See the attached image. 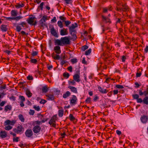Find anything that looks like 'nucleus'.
Here are the masks:
<instances>
[{
	"label": "nucleus",
	"mask_w": 148,
	"mask_h": 148,
	"mask_svg": "<svg viewBox=\"0 0 148 148\" xmlns=\"http://www.w3.org/2000/svg\"><path fill=\"white\" fill-rule=\"evenodd\" d=\"M48 19L47 16H43L42 18L39 21V26L41 27H43L44 26H47V25L45 23L46 21Z\"/></svg>",
	"instance_id": "obj_1"
},
{
	"label": "nucleus",
	"mask_w": 148,
	"mask_h": 148,
	"mask_svg": "<svg viewBox=\"0 0 148 148\" xmlns=\"http://www.w3.org/2000/svg\"><path fill=\"white\" fill-rule=\"evenodd\" d=\"M24 128L21 125H19L17 126L16 128H14L13 129V131L17 134H22L24 131Z\"/></svg>",
	"instance_id": "obj_2"
},
{
	"label": "nucleus",
	"mask_w": 148,
	"mask_h": 148,
	"mask_svg": "<svg viewBox=\"0 0 148 148\" xmlns=\"http://www.w3.org/2000/svg\"><path fill=\"white\" fill-rule=\"evenodd\" d=\"M62 46L68 45L70 44V39L68 36H65L61 38Z\"/></svg>",
	"instance_id": "obj_3"
},
{
	"label": "nucleus",
	"mask_w": 148,
	"mask_h": 148,
	"mask_svg": "<svg viewBox=\"0 0 148 148\" xmlns=\"http://www.w3.org/2000/svg\"><path fill=\"white\" fill-rule=\"evenodd\" d=\"M121 6V7H116V10L117 11L119 12H121V11L126 12L129 11V8L127 5L122 4Z\"/></svg>",
	"instance_id": "obj_4"
},
{
	"label": "nucleus",
	"mask_w": 148,
	"mask_h": 148,
	"mask_svg": "<svg viewBox=\"0 0 148 148\" xmlns=\"http://www.w3.org/2000/svg\"><path fill=\"white\" fill-rule=\"evenodd\" d=\"M57 115H55L53 116L49 122V123L53 127H56V126L55 123H56V121L57 119Z\"/></svg>",
	"instance_id": "obj_5"
},
{
	"label": "nucleus",
	"mask_w": 148,
	"mask_h": 148,
	"mask_svg": "<svg viewBox=\"0 0 148 148\" xmlns=\"http://www.w3.org/2000/svg\"><path fill=\"white\" fill-rule=\"evenodd\" d=\"M143 88H140L139 90V95L142 96L144 95L145 97L148 96V88H146L145 90L143 92Z\"/></svg>",
	"instance_id": "obj_6"
},
{
	"label": "nucleus",
	"mask_w": 148,
	"mask_h": 148,
	"mask_svg": "<svg viewBox=\"0 0 148 148\" xmlns=\"http://www.w3.org/2000/svg\"><path fill=\"white\" fill-rule=\"evenodd\" d=\"M26 136L28 138L31 137L33 135V132L31 129H27L25 133Z\"/></svg>",
	"instance_id": "obj_7"
},
{
	"label": "nucleus",
	"mask_w": 148,
	"mask_h": 148,
	"mask_svg": "<svg viewBox=\"0 0 148 148\" xmlns=\"http://www.w3.org/2000/svg\"><path fill=\"white\" fill-rule=\"evenodd\" d=\"M140 119L142 123H145L148 121V116L144 114L143 115L141 116Z\"/></svg>",
	"instance_id": "obj_8"
},
{
	"label": "nucleus",
	"mask_w": 148,
	"mask_h": 148,
	"mask_svg": "<svg viewBox=\"0 0 148 148\" xmlns=\"http://www.w3.org/2000/svg\"><path fill=\"white\" fill-rule=\"evenodd\" d=\"M41 129V127L39 125H37L33 127V131L34 133L38 134L40 132Z\"/></svg>",
	"instance_id": "obj_9"
},
{
	"label": "nucleus",
	"mask_w": 148,
	"mask_h": 148,
	"mask_svg": "<svg viewBox=\"0 0 148 148\" xmlns=\"http://www.w3.org/2000/svg\"><path fill=\"white\" fill-rule=\"evenodd\" d=\"M132 96L134 99H137V102L138 103H141L142 99L139 98V95L137 94H135L133 95Z\"/></svg>",
	"instance_id": "obj_10"
},
{
	"label": "nucleus",
	"mask_w": 148,
	"mask_h": 148,
	"mask_svg": "<svg viewBox=\"0 0 148 148\" xmlns=\"http://www.w3.org/2000/svg\"><path fill=\"white\" fill-rule=\"evenodd\" d=\"M70 34L71 35L72 37V39L74 40L76 39L77 38L76 36L77 32L76 30H73L71 31H69Z\"/></svg>",
	"instance_id": "obj_11"
},
{
	"label": "nucleus",
	"mask_w": 148,
	"mask_h": 148,
	"mask_svg": "<svg viewBox=\"0 0 148 148\" xmlns=\"http://www.w3.org/2000/svg\"><path fill=\"white\" fill-rule=\"evenodd\" d=\"M50 32L51 34L54 37L57 38L58 37V35L53 27L51 29Z\"/></svg>",
	"instance_id": "obj_12"
},
{
	"label": "nucleus",
	"mask_w": 148,
	"mask_h": 148,
	"mask_svg": "<svg viewBox=\"0 0 148 148\" xmlns=\"http://www.w3.org/2000/svg\"><path fill=\"white\" fill-rule=\"evenodd\" d=\"M77 98L75 95H73L71 99L70 100V103L73 105L76 104Z\"/></svg>",
	"instance_id": "obj_13"
},
{
	"label": "nucleus",
	"mask_w": 148,
	"mask_h": 148,
	"mask_svg": "<svg viewBox=\"0 0 148 148\" xmlns=\"http://www.w3.org/2000/svg\"><path fill=\"white\" fill-rule=\"evenodd\" d=\"M60 33L61 36L67 35L68 34L67 29L63 28L60 30Z\"/></svg>",
	"instance_id": "obj_14"
},
{
	"label": "nucleus",
	"mask_w": 148,
	"mask_h": 148,
	"mask_svg": "<svg viewBox=\"0 0 148 148\" xmlns=\"http://www.w3.org/2000/svg\"><path fill=\"white\" fill-rule=\"evenodd\" d=\"M36 18L35 17H29L27 20V21L28 23L32 25L34 22V20Z\"/></svg>",
	"instance_id": "obj_15"
},
{
	"label": "nucleus",
	"mask_w": 148,
	"mask_h": 148,
	"mask_svg": "<svg viewBox=\"0 0 148 148\" xmlns=\"http://www.w3.org/2000/svg\"><path fill=\"white\" fill-rule=\"evenodd\" d=\"M7 136V132L5 131L1 130L0 132V137L1 138H5Z\"/></svg>",
	"instance_id": "obj_16"
},
{
	"label": "nucleus",
	"mask_w": 148,
	"mask_h": 148,
	"mask_svg": "<svg viewBox=\"0 0 148 148\" xmlns=\"http://www.w3.org/2000/svg\"><path fill=\"white\" fill-rule=\"evenodd\" d=\"M73 79L77 82L80 81V75L78 74H75L73 76Z\"/></svg>",
	"instance_id": "obj_17"
},
{
	"label": "nucleus",
	"mask_w": 148,
	"mask_h": 148,
	"mask_svg": "<svg viewBox=\"0 0 148 148\" xmlns=\"http://www.w3.org/2000/svg\"><path fill=\"white\" fill-rule=\"evenodd\" d=\"M45 96L47 97V99L49 100L53 101L55 97L53 94L46 95Z\"/></svg>",
	"instance_id": "obj_18"
},
{
	"label": "nucleus",
	"mask_w": 148,
	"mask_h": 148,
	"mask_svg": "<svg viewBox=\"0 0 148 148\" xmlns=\"http://www.w3.org/2000/svg\"><path fill=\"white\" fill-rule=\"evenodd\" d=\"M54 50L57 54H60L61 53L60 47L59 46H56L54 47Z\"/></svg>",
	"instance_id": "obj_19"
},
{
	"label": "nucleus",
	"mask_w": 148,
	"mask_h": 148,
	"mask_svg": "<svg viewBox=\"0 0 148 148\" xmlns=\"http://www.w3.org/2000/svg\"><path fill=\"white\" fill-rule=\"evenodd\" d=\"M98 89L99 92L102 94H106L108 92V90L107 89H103L101 87L98 86Z\"/></svg>",
	"instance_id": "obj_20"
},
{
	"label": "nucleus",
	"mask_w": 148,
	"mask_h": 148,
	"mask_svg": "<svg viewBox=\"0 0 148 148\" xmlns=\"http://www.w3.org/2000/svg\"><path fill=\"white\" fill-rule=\"evenodd\" d=\"M101 16L103 21L105 22L106 23H111V21H110V18L108 17H105L103 15H102Z\"/></svg>",
	"instance_id": "obj_21"
},
{
	"label": "nucleus",
	"mask_w": 148,
	"mask_h": 148,
	"mask_svg": "<svg viewBox=\"0 0 148 148\" xmlns=\"http://www.w3.org/2000/svg\"><path fill=\"white\" fill-rule=\"evenodd\" d=\"M49 90V88L46 85L43 86L42 89V93H46Z\"/></svg>",
	"instance_id": "obj_22"
},
{
	"label": "nucleus",
	"mask_w": 148,
	"mask_h": 148,
	"mask_svg": "<svg viewBox=\"0 0 148 148\" xmlns=\"http://www.w3.org/2000/svg\"><path fill=\"white\" fill-rule=\"evenodd\" d=\"M68 88L71 90V92L75 93H77V89L76 88L72 86H69Z\"/></svg>",
	"instance_id": "obj_23"
},
{
	"label": "nucleus",
	"mask_w": 148,
	"mask_h": 148,
	"mask_svg": "<svg viewBox=\"0 0 148 148\" xmlns=\"http://www.w3.org/2000/svg\"><path fill=\"white\" fill-rule=\"evenodd\" d=\"M1 29L3 32H6L7 31V26L5 25H1Z\"/></svg>",
	"instance_id": "obj_24"
},
{
	"label": "nucleus",
	"mask_w": 148,
	"mask_h": 148,
	"mask_svg": "<svg viewBox=\"0 0 148 148\" xmlns=\"http://www.w3.org/2000/svg\"><path fill=\"white\" fill-rule=\"evenodd\" d=\"M55 45H58L60 46H62V43L61 38L60 40L59 39H56L54 40Z\"/></svg>",
	"instance_id": "obj_25"
},
{
	"label": "nucleus",
	"mask_w": 148,
	"mask_h": 148,
	"mask_svg": "<svg viewBox=\"0 0 148 148\" xmlns=\"http://www.w3.org/2000/svg\"><path fill=\"white\" fill-rule=\"evenodd\" d=\"M77 27V23H75V24H72L71 26L69 27V31L75 30V29Z\"/></svg>",
	"instance_id": "obj_26"
},
{
	"label": "nucleus",
	"mask_w": 148,
	"mask_h": 148,
	"mask_svg": "<svg viewBox=\"0 0 148 148\" xmlns=\"http://www.w3.org/2000/svg\"><path fill=\"white\" fill-rule=\"evenodd\" d=\"M142 102H143L144 104L148 105V96L145 97L143 100L142 99Z\"/></svg>",
	"instance_id": "obj_27"
},
{
	"label": "nucleus",
	"mask_w": 148,
	"mask_h": 148,
	"mask_svg": "<svg viewBox=\"0 0 148 148\" xmlns=\"http://www.w3.org/2000/svg\"><path fill=\"white\" fill-rule=\"evenodd\" d=\"M49 119V118H46L45 120H42V121H35V123H36V124L38 125H40L41 123H44L45 121H47Z\"/></svg>",
	"instance_id": "obj_28"
},
{
	"label": "nucleus",
	"mask_w": 148,
	"mask_h": 148,
	"mask_svg": "<svg viewBox=\"0 0 148 148\" xmlns=\"http://www.w3.org/2000/svg\"><path fill=\"white\" fill-rule=\"evenodd\" d=\"M12 107L11 106L8 105L6 106L5 107L4 110L6 112L8 110H12Z\"/></svg>",
	"instance_id": "obj_29"
},
{
	"label": "nucleus",
	"mask_w": 148,
	"mask_h": 148,
	"mask_svg": "<svg viewBox=\"0 0 148 148\" xmlns=\"http://www.w3.org/2000/svg\"><path fill=\"white\" fill-rule=\"evenodd\" d=\"M26 94L28 97H30L32 96V94L28 89H27L26 90Z\"/></svg>",
	"instance_id": "obj_30"
},
{
	"label": "nucleus",
	"mask_w": 148,
	"mask_h": 148,
	"mask_svg": "<svg viewBox=\"0 0 148 148\" xmlns=\"http://www.w3.org/2000/svg\"><path fill=\"white\" fill-rule=\"evenodd\" d=\"M11 15L13 16H16L17 15V11L12 10L11 11Z\"/></svg>",
	"instance_id": "obj_31"
},
{
	"label": "nucleus",
	"mask_w": 148,
	"mask_h": 148,
	"mask_svg": "<svg viewBox=\"0 0 148 148\" xmlns=\"http://www.w3.org/2000/svg\"><path fill=\"white\" fill-rule=\"evenodd\" d=\"M71 93L69 91H67L66 93L64 94L63 95V97L64 98H66L67 97L70 95Z\"/></svg>",
	"instance_id": "obj_32"
},
{
	"label": "nucleus",
	"mask_w": 148,
	"mask_h": 148,
	"mask_svg": "<svg viewBox=\"0 0 148 148\" xmlns=\"http://www.w3.org/2000/svg\"><path fill=\"white\" fill-rule=\"evenodd\" d=\"M63 113L64 110L62 109L58 111V115L60 117H62L63 116Z\"/></svg>",
	"instance_id": "obj_33"
},
{
	"label": "nucleus",
	"mask_w": 148,
	"mask_h": 148,
	"mask_svg": "<svg viewBox=\"0 0 148 148\" xmlns=\"http://www.w3.org/2000/svg\"><path fill=\"white\" fill-rule=\"evenodd\" d=\"M24 6V5L23 3H22L21 4L19 3H17L16 5H15V7L17 8H19L23 7Z\"/></svg>",
	"instance_id": "obj_34"
},
{
	"label": "nucleus",
	"mask_w": 148,
	"mask_h": 148,
	"mask_svg": "<svg viewBox=\"0 0 148 148\" xmlns=\"http://www.w3.org/2000/svg\"><path fill=\"white\" fill-rule=\"evenodd\" d=\"M18 118L19 119L21 120V121L23 122H24L25 121V119L24 118L23 115L21 114H20L18 116Z\"/></svg>",
	"instance_id": "obj_35"
},
{
	"label": "nucleus",
	"mask_w": 148,
	"mask_h": 148,
	"mask_svg": "<svg viewBox=\"0 0 148 148\" xmlns=\"http://www.w3.org/2000/svg\"><path fill=\"white\" fill-rule=\"evenodd\" d=\"M32 58H33L32 56L31 58V60L30 61V62L31 63H33L34 64H37L38 62V61L37 60L35 59H32Z\"/></svg>",
	"instance_id": "obj_36"
},
{
	"label": "nucleus",
	"mask_w": 148,
	"mask_h": 148,
	"mask_svg": "<svg viewBox=\"0 0 148 148\" xmlns=\"http://www.w3.org/2000/svg\"><path fill=\"white\" fill-rule=\"evenodd\" d=\"M19 99H20V102H24L25 101V98L23 96L20 95L19 96Z\"/></svg>",
	"instance_id": "obj_37"
},
{
	"label": "nucleus",
	"mask_w": 148,
	"mask_h": 148,
	"mask_svg": "<svg viewBox=\"0 0 148 148\" xmlns=\"http://www.w3.org/2000/svg\"><path fill=\"white\" fill-rule=\"evenodd\" d=\"M88 48V46L86 45H84L82 47L81 50L83 51H84Z\"/></svg>",
	"instance_id": "obj_38"
},
{
	"label": "nucleus",
	"mask_w": 148,
	"mask_h": 148,
	"mask_svg": "<svg viewBox=\"0 0 148 148\" xmlns=\"http://www.w3.org/2000/svg\"><path fill=\"white\" fill-rule=\"evenodd\" d=\"M69 117L70 120L71 121H74L75 120V118L72 114H70Z\"/></svg>",
	"instance_id": "obj_39"
},
{
	"label": "nucleus",
	"mask_w": 148,
	"mask_h": 148,
	"mask_svg": "<svg viewBox=\"0 0 148 148\" xmlns=\"http://www.w3.org/2000/svg\"><path fill=\"white\" fill-rule=\"evenodd\" d=\"M58 26L60 28H62L63 27V24L61 21H58Z\"/></svg>",
	"instance_id": "obj_40"
},
{
	"label": "nucleus",
	"mask_w": 148,
	"mask_h": 148,
	"mask_svg": "<svg viewBox=\"0 0 148 148\" xmlns=\"http://www.w3.org/2000/svg\"><path fill=\"white\" fill-rule=\"evenodd\" d=\"M91 52V49L90 48L88 49V50H86L85 52V54L86 55H89Z\"/></svg>",
	"instance_id": "obj_41"
},
{
	"label": "nucleus",
	"mask_w": 148,
	"mask_h": 148,
	"mask_svg": "<svg viewBox=\"0 0 148 148\" xmlns=\"http://www.w3.org/2000/svg\"><path fill=\"white\" fill-rule=\"evenodd\" d=\"M63 76L64 77H66L67 78H68L69 77V73H68L66 72H65L63 74Z\"/></svg>",
	"instance_id": "obj_42"
},
{
	"label": "nucleus",
	"mask_w": 148,
	"mask_h": 148,
	"mask_svg": "<svg viewBox=\"0 0 148 148\" xmlns=\"http://www.w3.org/2000/svg\"><path fill=\"white\" fill-rule=\"evenodd\" d=\"M22 18V17L21 16H18L16 17H13V20H16V21H18L20 19Z\"/></svg>",
	"instance_id": "obj_43"
},
{
	"label": "nucleus",
	"mask_w": 148,
	"mask_h": 148,
	"mask_svg": "<svg viewBox=\"0 0 148 148\" xmlns=\"http://www.w3.org/2000/svg\"><path fill=\"white\" fill-rule=\"evenodd\" d=\"M12 127V126H11L10 125H8L7 126H5V129L6 130H8L11 129Z\"/></svg>",
	"instance_id": "obj_44"
},
{
	"label": "nucleus",
	"mask_w": 148,
	"mask_h": 148,
	"mask_svg": "<svg viewBox=\"0 0 148 148\" xmlns=\"http://www.w3.org/2000/svg\"><path fill=\"white\" fill-rule=\"evenodd\" d=\"M22 29V28L19 25H17L16 27V30L18 32H20Z\"/></svg>",
	"instance_id": "obj_45"
},
{
	"label": "nucleus",
	"mask_w": 148,
	"mask_h": 148,
	"mask_svg": "<svg viewBox=\"0 0 148 148\" xmlns=\"http://www.w3.org/2000/svg\"><path fill=\"white\" fill-rule=\"evenodd\" d=\"M71 62L73 64H75L77 62V60L76 58H74L71 60Z\"/></svg>",
	"instance_id": "obj_46"
},
{
	"label": "nucleus",
	"mask_w": 148,
	"mask_h": 148,
	"mask_svg": "<svg viewBox=\"0 0 148 148\" xmlns=\"http://www.w3.org/2000/svg\"><path fill=\"white\" fill-rule=\"evenodd\" d=\"M60 59V57L58 55L56 54V56L54 57V59L55 60H59Z\"/></svg>",
	"instance_id": "obj_47"
},
{
	"label": "nucleus",
	"mask_w": 148,
	"mask_h": 148,
	"mask_svg": "<svg viewBox=\"0 0 148 148\" xmlns=\"http://www.w3.org/2000/svg\"><path fill=\"white\" fill-rule=\"evenodd\" d=\"M116 87L118 88L121 89H123L124 88V87L122 85L119 84L116 85Z\"/></svg>",
	"instance_id": "obj_48"
},
{
	"label": "nucleus",
	"mask_w": 148,
	"mask_h": 148,
	"mask_svg": "<svg viewBox=\"0 0 148 148\" xmlns=\"http://www.w3.org/2000/svg\"><path fill=\"white\" fill-rule=\"evenodd\" d=\"M65 24L66 26H68L70 24H71V22L69 21H64Z\"/></svg>",
	"instance_id": "obj_49"
},
{
	"label": "nucleus",
	"mask_w": 148,
	"mask_h": 148,
	"mask_svg": "<svg viewBox=\"0 0 148 148\" xmlns=\"http://www.w3.org/2000/svg\"><path fill=\"white\" fill-rule=\"evenodd\" d=\"M44 5V2H42L40 4V5L38 6V8H40L41 10H43V7Z\"/></svg>",
	"instance_id": "obj_50"
},
{
	"label": "nucleus",
	"mask_w": 148,
	"mask_h": 148,
	"mask_svg": "<svg viewBox=\"0 0 148 148\" xmlns=\"http://www.w3.org/2000/svg\"><path fill=\"white\" fill-rule=\"evenodd\" d=\"M34 108V109L36 110L37 111H39L40 110V108L39 106H34L33 107Z\"/></svg>",
	"instance_id": "obj_51"
},
{
	"label": "nucleus",
	"mask_w": 148,
	"mask_h": 148,
	"mask_svg": "<svg viewBox=\"0 0 148 148\" xmlns=\"http://www.w3.org/2000/svg\"><path fill=\"white\" fill-rule=\"evenodd\" d=\"M11 122V121H10L9 120H6V121H5V123L6 125H8L10 124Z\"/></svg>",
	"instance_id": "obj_52"
},
{
	"label": "nucleus",
	"mask_w": 148,
	"mask_h": 148,
	"mask_svg": "<svg viewBox=\"0 0 148 148\" xmlns=\"http://www.w3.org/2000/svg\"><path fill=\"white\" fill-rule=\"evenodd\" d=\"M38 54V52L36 51H33L32 54V56H36Z\"/></svg>",
	"instance_id": "obj_53"
},
{
	"label": "nucleus",
	"mask_w": 148,
	"mask_h": 148,
	"mask_svg": "<svg viewBox=\"0 0 148 148\" xmlns=\"http://www.w3.org/2000/svg\"><path fill=\"white\" fill-rule=\"evenodd\" d=\"M59 18L61 20L63 21H64L66 20V18L63 16H60L59 17Z\"/></svg>",
	"instance_id": "obj_54"
},
{
	"label": "nucleus",
	"mask_w": 148,
	"mask_h": 148,
	"mask_svg": "<svg viewBox=\"0 0 148 148\" xmlns=\"http://www.w3.org/2000/svg\"><path fill=\"white\" fill-rule=\"evenodd\" d=\"M91 98L90 97H88L85 100L86 103H89L90 102Z\"/></svg>",
	"instance_id": "obj_55"
},
{
	"label": "nucleus",
	"mask_w": 148,
	"mask_h": 148,
	"mask_svg": "<svg viewBox=\"0 0 148 148\" xmlns=\"http://www.w3.org/2000/svg\"><path fill=\"white\" fill-rule=\"evenodd\" d=\"M19 138V137H18L16 138H13V141L14 142H18V141Z\"/></svg>",
	"instance_id": "obj_56"
},
{
	"label": "nucleus",
	"mask_w": 148,
	"mask_h": 148,
	"mask_svg": "<svg viewBox=\"0 0 148 148\" xmlns=\"http://www.w3.org/2000/svg\"><path fill=\"white\" fill-rule=\"evenodd\" d=\"M47 102V101L43 99H41L40 102V103L41 104H45Z\"/></svg>",
	"instance_id": "obj_57"
},
{
	"label": "nucleus",
	"mask_w": 148,
	"mask_h": 148,
	"mask_svg": "<svg viewBox=\"0 0 148 148\" xmlns=\"http://www.w3.org/2000/svg\"><path fill=\"white\" fill-rule=\"evenodd\" d=\"M34 112H35L34 110H30V111L29 112V114L30 115H33L34 114Z\"/></svg>",
	"instance_id": "obj_58"
},
{
	"label": "nucleus",
	"mask_w": 148,
	"mask_h": 148,
	"mask_svg": "<svg viewBox=\"0 0 148 148\" xmlns=\"http://www.w3.org/2000/svg\"><path fill=\"white\" fill-rule=\"evenodd\" d=\"M27 79L29 80H32L33 79V78L32 76L29 75L27 77Z\"/></svg>",
	"instance_id": "obj_59"
},
{
	"label": "nucleus",
	"mask_w": 148,
	"mask_h": 148,
	"mask_svg": "<svg viewBox=\"0 0 148 148\" xmlns=\"http://www.w3.org/2000/svg\"><path fill=\"white\" fill-rule=\"evenodd\" d=\"M19 146L22 148H23L27 146V145L25 144H20L19 145Z\"/></svg>",
	"instance_id": "obj_60"
},
{
	"label": "nucleus",
	"mask_w": 148,
	"mask_h": 148,
	"mask_svg": "<svg viewBox=\"0 0 148 148\" xmlns=\"http://www.w3.org/2000/svg\"><path fill=\"white\" fill-rule=\"evenodd\" d=\"M141 75V72H137L136 73V77H139Z\"/></svg>",
	"instance_id": "obj_61"
},
{
	"label": "nucleus",
	"mask_w": 148,
	"mask_h": 148,
	"mask_svg": "<svg viewBox=\"0 0 148 148\" xmlns=\"http://www.w3.org/2000/svg\"><path fill=\"white\" fill-rule=\"evenodd\" d=\"M66 62V61L65 60H62L61 62V64L63 66Z\"/></svg>",
	"instance_id": "obj_62"
},
{
	"label": "nucleus",
	"mask_w": 148,
	"mask_h": 148,
	"mask_svg": "<svg viewBox=\"0 0 148 148\" xmlns=\"http://www.w3.org/2000/svg\"><path fill=\"white\" fill-rule=\"evenodd\" d=\"M106 8H107L108 10L110 11L112 10L113 9L111 5H110L109 6H108V7H107Z\"/></svg>",
	"instance_id": "obj_63"
},
{
	"label": "nucleus",
	"mask_w": 148,
	"mask_h": 148,
	"mask_svg": "<svg viewBox=\"0 0 148 148\" xmlns=\"http://www.w3.org/2000/svg\"><path fill=\"white\" fill-rule=\"evenodd\" d=\"M6 88V85L5 84L3 86H0V90H2Z\"/></svg>",
	"instance_id": "obj_64"
}]
</instances>
